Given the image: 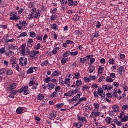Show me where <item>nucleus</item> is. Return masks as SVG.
I'll use <instances>...</instances> for the list:
<instances>
[{"label":"nucleus","instance_id":"nucleus-1","mask_svg":"<svg viewBox=\"0 0 128 128\" xmlns=\"http://www.w3.org/2000/svg\"><path fill=\"white\" fill-rule=\"evenodd\" d=\"M40 54V52L36 50H34L30 54V56L31 58H32L33 60H36V58H38V54Z\"/></svg>","mask_w":128,"mask_h":128},{"label":"nucleus","instance_id":"nucleus-2","mask_svg":"<svg viewBox=\"0 0 128 128\" xmlns=\"http://www.w3.org/2000/svg\"><path fill=\"white\" fill-rule=\"evenodd\" d=\"M20 64L22 66H26L28 64V58H22L20 59Z\"/></svg>","mask_w":128,"mask_h":128},{"label":"nucleus","instance_id":"nucleus-3","mask_svg":"<svg viewBox=\"0 0 128 128\" xmlns=\"http://www.w3.org/2000/svg\"><path fill=\"white\" fill-rule=\"evenodd\" d=\"M102 114V113H100L99 112H96V110H94L92 113H91V116H90V118H92L94 116H95V118H98Z\"/></svg>","mask_w":128,"mask_h":128},{"label":"nucleus","instance_id":"nucleus-4","mask_svg":"<svg viewBox=\"0 0 128 128\" xmlns=\"http://www.w3.org/2000/svg\"><path fill=\"white\" fill-rule=\"evenodd\" d=\"M48 90H54V88L56 86H58V84L56 83H49L48 85Z\"/></svg>","mask_w":128,"mask_h":128},{"label":"nucleus","instance_id":"nucleus-5","mask_svg":"<svg viewBox=\"0 0 128 128\" xmlns=\"http://www.w3.org/2000/svg\"><path fill=\"white\" fill-rule=\"evenodd\" d=\"M78 120H80V122H86V124L88 122V120L85 118L80 116L78 115Z\"/></svg>","mask_w":128,"mask_h":128},{"label":"nucleus","instance_id":"nucleus-6","mask_svg":"<svg viewBox=\"0 0 128 128\" xmlns=\"http://www.w3.org/2000/svg\"><path fill=\"white\" fill-rule=\"evenodd\" d=\"M36 78L34 77L30 80V82L29 83L30 86H34L36 84V82H34Z\"/></svg>","mask_w":128,"mask_h":128},{"label":"nucleus","instance_id":"nucleus-7","mask_svg":"<svg viewBox=\"0 0 128 128\" xmlns=\"http://www.w3.org/2000/svg\"><path fill=\"white\" fill-rule=\"evenodd\" d=\"M60 72L58 70L54 71L52 75V78L54 76H60Z\"/></svg>","mask_w":128,"mask_h":128},{"label":"nucleus","instance_id":"nucleus-8","mask_svg":"<svg viewBox=\"0 0 128 128\" xmlns=\"http://www.w3.org/2000/svg\"><path fill=\"white\" fill-rule=\"evenodd\" d=\"M84 124L81 122H78V123L77 122L74 123V126H76V128H82Z\"/></svg>","mask_w":128,"mask_h":128},{"label":"nucleus","instance_id":"nucleus-9","mask_svg":"<svg viewBox=\"0 0 128 128\" xmlns=\"http://www.w3.org/2000/svg\"><path fill=\"white\" fill-rule=\"evenodd\" d=\"M26 44H23L22 46H21V53L22 54H24H24H26Z\"/></svg>","mask_w":128,"mask_h":128},{"label":"nucleus","instance_id":"nucleus-10","mask_svg":"<svg viewBox=\"0 0 128 128\" xmlns=\"http://www.w3.org/2000/svg\"><path fill=\"white\" fill-rule=\"evenodd\" d=\"M58 50H60V48L58 47H56L54 49L52 52V54L54 56L58 52Z\"/></svg>","mask_w":128,"mask_h":128},{"label":"nucleus","instance_id":"nucleus-11","mask_svg":"<svg viewBox=\"0 0 128 128\" xmlns=\"http://www.w3.org/2000/svg\"><path fill=\"white\" fill-rule=\"evenodd\" d=\"M14 54V52L12 51H10L9 52H6L5 55L8 58H10V56H12Z\"/></svg>","mask_w":128,"mask_h":128},{"label":"nucleus","instance_id":"nucleus-12","mask_svg":"<svg viewBox=\"0 0 128 128\" xmlns=\"http://www.w3.org/2000/svg\"><path fill=\"white\" fill-rule=\"evenodd\" d=\"M12 66L13 68H16V70H18V72H20V66L16 62L13 63Z\"/></svg>","mask_w":128,"mask_h":128},{"label":"nucleus","instance_id":"nucleus-13","mask_svg":"<svg viewBox=\"0 0 128 128\" xmlns=\"http://www.w3.org/2000/svg\"><path fill=\"white\" fill-rule=\"evenodd\" d=\"M88 62V59L86 58H80V64H86Z\"/></svg>","mask_w":128,"mask_h":128},{"label":"nucleus","instance_id":"nucleus-14","mask_svg":"<svg viewBox=\"0 0 128 128\" xmlns=\"http://www.w3.org/2000/svg\"><path fill=\"white\" fill-rule=\"evenodd\" d=\"M88 70H89L90 74H92V72H94V71L96 70V66H90L88 68Z\"/></svg>","mask_w":128,"mask_h":128},{"label":"nucleus","instance_id":"nucleus-15","mask_svg":"<svg viewBox=\"0 0 128 128\" xmlns=\"http://www.w3.org/2000/svg\"><path fill=\"white\" fill-rule=\"evenodd\" d=\"M104 68L100 66L98 70V74H104Z\"/></svg>","mask_w":128,"mask_h":128},{"label":"nucleus","instance_id":"nucleus-16","mask_svg":"<svg viewBox=\"0 0 128 128\" xmlns=\"http://www.w3.org/2000/svg\"><path fill=\"white\" fill-rule=\"evenodd\" d=\"M44 98V96L42 94H38L37 99L38 100H42Z\"/></svg>","mask_w":128,"mask_h":128},{"label":"nucleus","instance_id":"nucleus-17","mask_svg":"<svg viewBox=\"0 0 128 128\" xmlns=\"http://www.w3.org/2000/svg\"><path fill=\"white\" fill-rule=\"evenodd\" d=\"M104 94V90H102V88H98V94L100 96H102V94Z\"/></svg>","mask_w":128,"mask_h":128},{"label":"nucleus","instance_id":"nucleus-18","mask_svg":"<svg viewBox=\"0 0 128 128\" xmlns=\"http://www.w3.org/2000/svg\"><path fill=\"white\" fill-rule=\"evenodd\" d=\"M118 72H120V74H124L126 70H124V66H120L119 68H118Z\"/></svg>","mask_w":128,"mask_h":128},{"label":"nucleus","instance_id":"nucleus-19","mask_svg":"<svg viewBox=\"0 0 128 128\" xmlns=\"http://www.w3.org/2000/svg\"><path fill=\"white\" fill-rule=\"evenodd\" d=\"M10 49L13 50H18V47L17 46H14V45H10L9 47Z\"/></svg>","mask_w":128,"mask_h":128},{"label":"nucleus","instance_id":"nucleus-20","mask_svg":"<svg viewBox=\"0 0 128 128\" xmlns=\"http://www.w3.org/2000/svg\"><path fill=\"white\" fill-rule=\"evenodd\" d=\"M26 36H28V33L24 32L18 36V38H26Z\"/></svg>","mask_w":128,"mask_h":128},{"label":"nucleus","instance_id":"nucleus-21","mask_svg":"<svg viewBox=\"0 0 128 128\" xmlns=\"http://www.w3.org/2000/svg\"><path fill=\"white\" fill-rule=\"evenodd\" d=\"M74 78H76V80H80V74L78 72L74 73Z\"/></svg>","mask_w":128,"mask_h":128},{"label":"nucleus","instance_id":"nucleus-22","mask_svg":"<svg viewBox=\"0 0 128 128\" xmlns=\"http://www.w3.org/2000/svg\"><path fill=\"white\" fill-rule=\"evenodd\" d=\"M76 86H82V80H78L76 82Z\"/></svg>","mask_w":128,"mask_h":128},{"label":"nucleus","instance_id":"nucleus-23","mask_svg":"<svg viewBox=\"0 0 128 128\" xmlns=\"http://www.w3.org/2000/svg\"><path fill=\"white\" fill-rule=\"evenodd\" d=\"M22 112H24V110L22 108H19L16 110V113L18 114H22Z\"/></svg>","mask_w":128,"mask_h":128},{"label":"nucleus","instance_id":"nucleus-24","mask_svg":"<svg viewBox=\"0 0 128 128\" xmlns=\"http://www.w3.org/2000/svg\"><path fill=\"white\" fill-rule=\"evenodd\" d=\"M56 118V113H52L50 114V120H54Z\"/></svg>","mask_w":128,"mask_h":128},{"label":"nucleus","instance_id":"nucleus-25","mask_svg":"<svg viewBox=\"0 0 128 128\" xmlns=\"http://www.w3.org/2000/svg\"><path fill=\"white\" fill-rule=\"evenodd\" d=\"M128 116L126 115H124V118H121V122H128Z\"/></svg>","mask_w":128,"mask_h":128},{"label":"nucleus","instance_id":"nucleus-26","mask_svg":"<svg viewBox=\"0 0 128 128\" xmlns=\"http://www.w3.org/2000/svg\"><path fill=\"white\" fill-rule=\"evenodd\" d=\"M106 80L108 82H114V80L110 76H107L106 78Z\"/></svg>","mask_w":128,"mask_h":128},{"label":"nucleus","instance_id":"nucleus-27","mask_svg":"<svg viewBox=\"0 0 128 128\" xmlns=\"http://www.w3.org/2000/svg\"><path fill=\"white\" fill-rule=\"evenodd\" d=\"M114 112H120V106H114Z\"/></svg>","mask_w":128,"mask_h":128},{"label":"nucleus","instance_id":"nucleus-28","mask_svg":"<svg viewBox=\"0 0 128 128\" xmlns=\"http://www.w3.org/2000/svg\"><path fill=\"white\" fill-rule=\"evenodd\" d=\"M70 52L69 51H67L65 53H64L63 56L64 58H68V56H70Z\"/></svg>","mask_w":128,"mask_h":128},{"label":"nucleus","instance_id":"nucleus-29","mask_svg":"<svg viewBox=\"0 0 128 128\" xmlns=\"http://www.w3.org/2000/svg\"><path fill=\"white\" fill-rule=\"evenodd\" d=\"M94 106L95 107V110L98 112V110H100V104L98 103H95L94 104Z\"/></svg>","mask_w":128,"mask_h":128},{"label":"nucleus","instance_id":"nucleus-30","mask_svg":"<svg viewBox=\"0 0 128 128\" xmlns=\"http://www.w3.org/2000/svg\"><path fill=\"white\" fill-rule=\"evenodd\" d=\"M34 73V68L31 67L28 70L27 74H32Z\"/></svg>","mask_w":128,"mask_h":128},{"label":"nucleus","instance_id":"nucleus-31","mask_svg":"<svg viewBox=\"0 0 128 128\" xmlns=\"http://www.w3.org/2000/svg\"><path fill=\"white\" fill-rule=\"evenodd\" d=\"M10 20H18V16H15L10 18Z\"/></svg>","mask_w":128,"mask_h":128},{"label":"nucleus","instance_id":"nucleus-32","mask_svg":"<svg viewBox=\"0 0 128 128\" xmlns=\"http://www.w3.org/2000/svg\"><path fill=\"white\" fill-rule=\"evenodd\" d=\"M30 36L31 38H34L36 36V34L34 32H30Z\"/></svg>","mask_w":128,"mask_h":128},{"label":"nucleus","instance_id":"nucleus-33","mask_svg":"<svg viewBox=\"0 0 128 128\" xmlns=\"http://www.w3.org/2000/svg\"><path fill=\"white\" fill-rule=\"evenodd\" d=\"M26 54L28 56H30L31 54V52H30V47H26Z\"/></svg>","mask_w":128,"mask_h":128},{"label":"nucleus","instance_id":"nucleus-34","mask_svg":"<svg viewBox=\"0 0 128 128\" xmlns=\"http://www.w3.org/2000/svg\"><path fill=\"white\" fill-rule=\"evenodd\" d=\"M58 92H54L52 94H51V97L56 98L58 96Z\"/></svg>","mask_w":128,"mask_h":128},{"label":"nucleus","instance_id":"nucleus-35","mask_svg":"<svg viewBox=\"0 0 128 128\" xmlns=\"http://www.w3.org/2000/svg\"><path fill=\"white\" fill-rule=\"evenodd\" d=\"M40 48H42V46L40 43H38L37 44V46L34 48V50H40Z\"/></svg>","mask_w":128,"mask_h":128},{"label":"nucleus","instance_id":"nucleus-36","mask_svg":"<svg viewBox=\"0 0 128 128\" xmlns=\"http://www.w3.org/2000/svg\"><path fill=\"white\" fill-rule=\"evenodd\" d=\"M122 110L125 112V110H128V104L124 105L122 108Z\"/></svg>","mask_w":128,"mask_h":128},{"label":"nucleus","instance_id":"nucleus-37","mask_svg":"<svg viewBox=\"0 0 128 128\" xmlns=\"http://www.w3.org/2000/svg\"><path fill=\"white\" fill-rule=\"evenodd\" d=\"M114 122L117 124V126H122V122L118 120H115L114 121Z\"/></svg>","mask_w":128,"mask_h":128},{"label":"nucleus","instance_id":"nucleus-38","mask_svg":"<svg viewBox=\"0 0 128 128\" xmlns=\"http://www.w3.org/2000/svg\"><path fill=\"white\" fill-rule=\"evenodd\" d=\"M90 87L87 86H84L82 88V90L83 92H84V90H90Z\"/></svg>","mask_w":128,"mask_h":128},{"label":"nucleus","instance_id":"nucleus-39","mask_svg":"<svg viewBox=\"0 0 128 128\" xmlns=\"http://www.w3.org/2000/svg\"><path fill=\"white\" fill-rule=\"evenodd\" d=\"M106 124H110L112 122V119L110 117H108L106 120Z\"/></svg>","mask_w":128,"mask_h":128},{"label":"nucleus","instance_id":"nucleus-40","mask_svg":"<svg viewBox=\"0 0 128 128\" xmlns=\"http://www.w3.org/2000/svg\"><path fill=\"white\" fill-rule=\"evenodd\" d=\"M70 54L72 56H76L77 54H78V52H70Z\"/></svg>","mask_w":128,"mask_h":128},{"label":"nucleus","instance_id":"nucleus-41","mask_svg":"<svg viewBox=\"0 0 128 128\" xmlns=\"http://www.w3.org/2000/svg\"><path fill=\"white\" fill-rule=\"evenodd\" d=\"M50 80H52V78H50V77H49L45 78L44 81L46 84H50Z\"/></svg>","mask_w":128,"mask_h":128},{"label":"nucleus","instance_id":"nucleus-42","mask_svg":"<svg viewBox=\"0 0 128 128\" xmlns=\"http://www.w3.org/2000/svg\"><path fill=\"white\" fill-rule=\"evenodd\" d=\"M6 52V48H1L0 49V54H4Z\"/></svg>","mask_w":128,"mask_h":128},{"label":"nucleus","instance_id":"nucleus-43","mask_svg":"<svg viewBox=\"0 0 128 128\" xmlns=\"http://www.w3.org/2000/svg\"><path fill=\"white\" fill-rule=\"evenodd\" d=\"M6 72V70L4 68L1 69L0 70V74H4L5 72Z\"/></svg>","mask_w":128,"mask_h":128},{"label":"nucleus","instance_id":"nucleus-44","mask_svg":"<svg viewBox=\"0 0 128 128\" xmlns=\"http://www.w3.org/2000/svg\"><path fill=\"white\" fill-rule=\"evenodd\" d=\"M67 60H68V59L62 58V62H61L63 66L66 64V62H67Z\"/></svg>","mask_w":128,"mask_h":128},{"label":"nucleus","instance_id":"nucleus-45","mask_svg":"<svg viewBox=\"0 0 128 128\" xmlns=\"http://www.w3.org/2000/svg\"><path fill=\"white\" fill-rule=\"evenodd\" d=\"M68 96L70 98V96H72L74 94V91L70 90L69 92H68Z\"/></svg>","mask_w":128,"mask_h":128},{"label":"nucleus","instance_id":"nucleus-46","mask_svg":"<svg viewBox=\"0 0 128 128\" xmlns=\"http://www.w3.org/2000/svg\"><path fill=\"white\" fill-rule=\"evenodd\" d=\"M18 16V12H11L10 13V16Z\"/></svg>","mask_w":128,"mask_h":128},{"label":"nucleus","instance_id":"nucleus-47","mask_svg":"<svg viewBox=\"0 0 128 128\" xmlns=\"http://www.w3.org/2000/svg\"><path fill=\"white\" fill-rule=\"evenodd\" d=\"M53 30H58L57 28H58V25L56 24H54L52 26H51Z\"/></svg>","mask_w":128,"mask_h":128},{"label":"nucleus","instance_id":"nucleus-48","mask_svg":"<svg viewBox=\"0 0 128 128\" xmlns=\"http://www.w3.org/2000/svg\"><path fill=\"white\" fill-rule=\"evenodd\" d=\"M12 74H14L12 70H8L7 71L8 76H12Z\"/></svg>","mask_w":128,"mask_h":128},{"label":"nucleus","instance_id":"nucleus-49","mask_svg":"<svg viewBox=\"0 0 128 128\" xmlns=\"http://www.w3.org/2000/svg\"><path fill=\"white\" fill-rule=\"evenodd\" d=\"M40 16V13H37L34 16V18H38Z\"/></svg>","mask_w":128,"mask_h":128},{"label":"nucleus","instance_id":"nucleus-50","mask_svg":"<svg viewBox=\"0 0 128 128\" xmlns=\"http://www.w3.org/2000/svg\"><path fill=\"white\" fill-rule=\"evenodd\" d=\"M10 86H11L12 90H15L16 87V84L14 83Z\"/></svg>","mask_w":128,"mask_h":128},{"label":"nucleus","instance_id":"nucleus-51","mask_svg":"<svg viewBox=\"0 0 128 128\" xmlns=\"http://www.w3.org/2000/svg\"><path fill=\"white\" fill-rule=\"evenodd\" d=\"M61 4L62 6H66L68 4V0H62Z\"/></svg>","mask_w":128,"mask_h":128},{"label":"nucleus","instance_id":"nucleus-52","mask_svg":"<svg viewBox=\"0 0 128 128\" xmlns=\"http://www.w3.org/2000/svg\"><path fill=\"white\" fill-rule=\"evenodd\" d=\"M84 82H90V78L85 77V78H84Z\"/></svg>","mask_w":128,"mask_h":128},{"label":"nucleus","instance_id":"nucleus-53","mask_svg":"<svg viewBox=\"0 0 128 128\" xmlns=\"http://www.w3.org/2000/svg\"><path fill=\"white\" fill-rule=\"evenodd\" d=\"M67 44H74V42L70 40H68L66 42Z\"/></svg>","mask_w":128,"mask_h":128},{"label":"nucleus","instance_id":"nucleus-54","mask_svg":"<svg viewBox=\"0 0 128 128\" xmlns=\"http://www.w3.org/2000/svg\"><path fill=\"white\" fill-rule=\"evenodd\" d=\"M78 98H80V97L77 95L73 98V100L74 102H77Z\"/></svg>","mask_w":128,"mask_h":128},{"label":"nucleus","instance_id":"nucleus-55","mask_svg":"<svg viewBox=\"0 0 128 128\" xmlns=\"http://www.w3.org/2000/svg\"><path fill=\"white\" fill-rule=\"evenodd\" d=\"M104 80H106V78L104 76H101L100 78V80H98V82H104Z\"/></svg>","mask_w":128,"mask_h":128},{"label":"nucleus","instance_id":"nucleus-56","mask_svg":"<svg viewBox=\"0 0 128 128\" xmlns=\"http://www.w3.org/2000/svg\"><path fill=\"white\" fill-rule=\"evenodd\" d=\"M90 78L91 80H96L97 78L96 76H92V75L90 76Z\"/></svg>","mask_w":128,"mask_h":128},{"label":"nucleus","instance_id":"nucleus-57","mask_svg":"<svg viewBox=\"0 0 128 128\" xmlns=\"http://www.w3.org/2000/svg\"><path fill=\"white\" fill-rule=\"evenodd\" d=\"M33 16H34V13H32L31 14L28 15V18L30 20H32V18H34Z\"/></svg>","mask_w":128,"mask_h":128},{"label":"nucleus","instance_id":"nucleus-58","mask_svg":"<svg viewBox=\"0 0 128 128\" xmlns=\"http://www.w3.org/2000/svg\"><path fill=\"white\" fill-rule=\"evenodd\" d=\"M18 91L16 90H12V91H11V94H13V96H16V94H18Z\"/></svg>","mask_w":128,"mask_h":128},{"label":"nucleus","instance_id":"nucleus-59","mask_svg":"<svg viewBox=\"0 0 128 128\" xmlns=\"http://www.w3.org/2000/svg\"><path fill=\"white\" fill-rule=\"evenodd\" d=\"M36 39L38 40H40V42H42V36L40 35L38 36H37L36 37Z\"/></svg>","mask_w":128,"mask_h":128},{"label":"nucleus","instance_id":"nucleus-60","mask_svg":"<svg viewBox=\"0 0 128 128\" xmlns=\"http://www.w3.org/2000/svg\"><path fill=\"white\" fill-rule=\"evenodd\" d=\"M11 62H12V64H14L16 62V58L12 57L11 58Z\"/></svg>","mask_w":128,"mask_h":128},{"label":"nucleus","instance_id":"nucleus-61","mask_svg":"<svg viewBox=\"0 0 128 128\" xmlns=\"http://www.w3.org/2000/svg\"><path fill=\"white\" fill-rule=\"evenodd\" d=\"M56 14L52 15L51 16L50 20H56Z\"/></svg>","mask_w":128,"mask_h":128},{"label":"nucleus","instance_id":"nucleus-62","mask_svg":"<svg viewBox=\"0 0 128 128\" xmlns=\"http://www.w3.org/2000/svg\"><path fill=\"white\" fill-rule=\"evenodd\" d=\"M30 94V92L28 90H27L24 91V96H28V94Z\"/></svg>","mask_w":128,"mask_h":128},{"label":"nucleus","instance_id":"nucleus-63","mask_svg":"<svg viewBox=\"0 0 128 128\" xmlns=\"http://www.w3.org/2000/svg\"><path fill=\"white\" fill-rule=\"evenodd\" d=\"M100 62L102 64H106V59H104V58L101 59L100 60Z\"/></svg>","mask_w":128,"mask_h":128},{"label":"nucleus","instance_id":"nucleus-64","mask_svg":"<svg viewBox=\"0 0 128 128\" xmlns=\"http://www.w3.org/2000/svg\"><path fill=\"white\" fill-rule=\"evenodd\" d=\"M57 108H62V106H64V104H58L56 105Z\"/></svg>","mask_w":128,"mask_h":128}]
</instances>
